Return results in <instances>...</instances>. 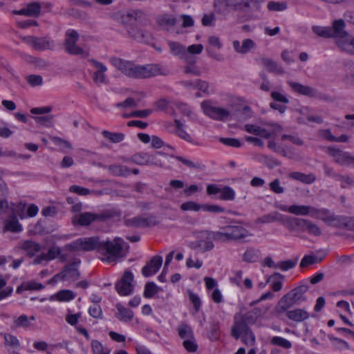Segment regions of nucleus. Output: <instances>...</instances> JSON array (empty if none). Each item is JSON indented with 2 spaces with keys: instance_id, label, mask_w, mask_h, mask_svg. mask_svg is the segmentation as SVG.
I'll return each instance as SVG.
<instances>
[{
  "instance_id": "1",
  "label": "nucleus",
  "mask_w": 354,
  "mask_h": 354,
  "mask_svg": "<svg viewBox=\"0 0 354 354\" xmlns=\"http://www.w3.org/2000/svg\"><path fill=\"white\" fill-rule=\"evenodd\" d=\"M111 62L118 71L130 78L146 79L158 75H167L166 70L160 64L138 65L119 57H113Z\"/></svg>"
},
{
  "instance_id": "2",
  "label": "nucleus",
  "mask_w": 354,
  "mask_h": 354,
  "mask_svg": "<svg viewBox=\"0 0 354 354\" xmlns=\"http://www.w3.org/2000/svg\"><path fill=\"white\" fill-rule=\"evenodd\" d=\"M308 287L301 285L296 287L287 294L284 295L278 301L275 311L278 315H281L294 305H300L307 300L305 293L308 291Z\"/></svg>"
},
{
  "instance_id": "3",
  "label": "nucleus",
  "mask_w": 354,
  "mask_h": 354,
  "mask_svg": "<svg viewBox=\"0 0 354 354\" xmlns=\"http://www.w3.org/2000/svg\"><path fill=\"white\" fill-rule=\"evenodd\" d=\"M124 240L120 237H115L113 240L101 241L99 253L104 257L102 261L107 262H116L118 259L124 257L123 252Z\"/></svg>"
},
{
  "instance_id": "4",
  "label": "nucleus",
  "mask_w": 354,
  "mask_h": 354,
  "mask_svg": "<svg viewBox=\"0 0 354 354\" xmlns=\"http://www.w3.org/2000/svg\"><path fill=\"white\" fill-rule=\"evenodd\" d=\"M100 239L97 236L78 239L70 243L66 244L65 249L73 252H88L97 250L99 253Z\"/></svg>"
},
{
  "instance_id": "5",
  "label": "nucleus",
  "mask_w": 354,
  "mask_h": 354,
  "mask_svg": "<svg viewBox=\"0 0 354 354\" xmlns=\"http://www.w3.org/2000/svg\"><path fill=\"white\" fill-rule=\"evenodd\" d=\"M222 3L229 9L241 13L257 11L260 8L258 0H223Z\"/></svg>"
},
{
  "instance_id": "6",
  "label": "nucleus",
  "mask_w": 354,
  "mask_h": 354,
  "mask_svg": "<svg viewBox=\"0 0 354 354\" xmlns=\"http://www.w3.org/2000/svg\"><path fill=\"white\" fill-rule=\"evenodd\" d=\"M78 39L79 34L76 30H68L66 32L64 49L70 55H81L82 57H86L88 55V52L76 45Z\"/></svg>"
},
{
  "instance_id": "7",
  "label": "nucleus",
  "mask_w": 354,
  "mask_h": 354,
  "mask_svg": "<svg viewBox=\"0 0 354 354\" xmlns=\"http://www.w3.org/2000/svg\"><path fill=\"white\" fill-rule=\"evenodd\" d=\"M188 246L192 250H198L200 252H205L212 250L214 245L209 234V230H203L199 233L198 239L190 242Z\"/></svg>"
},
{
  "instance_id": "8",
  "label": "nucleus",
  "mask_w": 354,
  "mask_h": 354,
  "mask_svg": "<svg viewBox=\"0 0 354 354\" xmlns=\"http://www.w3.org/2000/svg\"><path fill=\"white\" fill-rule=\"evenodd\" d=\"M346 23L342 19H335L330 27L332 37L335 39V43L339 48L340 44H344L351 36L346 30Z\"/></svg>"
},
{
  "instance_id": "9",
  "label": "nucleus",
  "mask_w": 354,
  "mask_h": 354,
  "mask_svg": "<svg viewBox=\"0 0 354 354\" xmlns=\"http://www.w3.org/2000/svg\"><path fill=\"white\" fill-rule=\"evenodd\" d=\"M231 335L238 339L241 337V341L248 346H252L255 342V335L249 326H245L239 324L236 327H232Z\"/></svg>"
},
{
  "instance_id": "10",
  "label": "nucleus",
  "mask_w": 354,
  "mask_h": 354,
  "mask_svg": "<svg viewBox=\"0 0 354 354\" xmlns=\"http://www.w3.org/2000/svg\"><path fill=\"white\" fill-rule=\"evenodd\" d=\"M201 107L205 115L216 120H225L230 115V112L225 109L214 106L209 101H204Z\"/></svg>"
},
{
  "instance_id": "11",
  "label": "nucleus",
  "mask_w": 354,
  "mask_h": 354,
  "mask_svg": "<svg viewBox=\"0 0 354 354\" xmlns=\"http://www.w3.org/2000/svg\"><path fill=\"white\" fill-rule=\"evenodd\" d=\"M208 195H216L220 194L219 199L223 201H234L235 198V192L230 186H218L215 184H209L206 188Z\"/></svg>"
},
{
  "instance_id": "12",
  "label": "nucleus",
  "mask_w": 354,
  "mask_h": 354,
  "mask_svg": "<svg viewBox=\"0 0 354 354\" xmlns=\"http://www.w3.org/2000/svg\"><path fill=\"white\" fill-rule=\"evenodd\" d=\"M125 225L128 227L140 228L147 227L150 226L156 225L159 222L153 215H149L148 217H145L142 215H138L131 218L126 219Z\"/></svg>"
},
{
  "instance_id": "13",
  "label": "nucleus",
  "mask_w": 354,
  "mask_h": 354,
  "mask_svg": "<svg viewBox=\"0 0 354 354\" xmlns=\"http://www.w3.org/2000/svg\"><path fill=\"white\" fill-rule=\"evenodd\" d=\"M133 274L131 271L126 270L120 280L115 283V289L120 295H129L132 293Z\"/></svg>"
},
{
  "instance_id": "14",
  "label": "nucleus",
  "mask_w": 354,
  "mask_h": 354,
  "mask_svg": "<svg viewBox=\"0 0 354 354\" xmlns=\"http://www.w3.org/2000/svg\"><path fill=\"white\" fill-rule=\"evenodd\" d=\"M15 212L16 215L23 220L35 216L39 212V208L35 204H28L20 201L15 205Z\"/></svg>"
},
{
  "instance_id": "15",
  "label": "nucleus",
  "mask_w": 354,
  "mask_h": 354,
  "mask_svg": "<svg viewBox=\"0 0 354 354\" xmlns=\"http://www.w3.org/2000/svg\"><path fill=\"white\" fill-rule=\"evenodd\" d=\"M326 152L330 155L335 162L344 166H351L352 165V158L348 152L344 151L338 148L335 147H328Z\"/></svg>"
},
{
  "instance_id": "16",
  "label": "nucleus",
  "mask_w": 354,
  "mask_h": 354,
  "mask_svg": "<svg viewBox=\"0 0 354 354\" xmlns=\"http://www.w3.org/2000/svg\"><path fill=\"white\" fill-rule=\"evenodd\" d=\"M41 6L38 2H31L24 5L19 10H12L11 13L28 17H37L41 12Z\"/></svg>"
},
{
  "instance_id": "17",
  "label": "nucleus",
  "mask_w": 354,
  "mask_h": 354,
  "mask_svg": "<svg viewBox=\"0 0 354 354\" xmlns=\"http://www.w3.org/2000/svg\"><path fill=\"white\" fill-rule=\"evenodd\" d=\"M227 240L230 241H243L246 237L251 236L249 231L240 225H226Z\"/></svg>"
},
{
  "instance_id": "18",
  "label": "nucleus",
  "mask_w": 354,
  "mask_h": 354,
  "mask_svg": "<svg viewBox=\"0 0 354 354\" xmlns=\"http://www.w3.org/2000/svg\"><path fill=\"white\" fill-rule=\"evenodd\" d=\"M168 45L171 53L178 57L180 59L185 60L187 63L195 62L193 57L188 55L186 47L178 42L169 41Z\"/></svg>"
},
{
  "instance_id": "19",
  "label": "nucleus",
  "mask_w": 354,
  "mask_h": 354,
  "mask_svg": "<svg viewBox=\"0 0 354 354\" xmlns=\"http://www.w3.org/2000/svg\"><path fill=\"white\" fill-rule=\"evenodd\" d=\"M90 62L96 69V71L93 74V80L98 86L102 84H106L107 80L105 73L107 71L106 66L95 59H90Z\"/></svg>"
},
{
  "instance_id": "20",
  "label": "nucleus",
  "mask_w": 354,
  "mask_h": 354,
  "mask_svg": "<svg viewBox=\"0 0 354 354\" xmlns=\"http://www.w3.org/2000/svg\"><path fill=\"white\" fill-rule=\"evenodd\" d=\"M162 263V257L158 255L153 257L142 268V275L145 277H149L153 274H155L160 268Z\"/></svg>"
},
{
  "instance_id": "21",
  "label": "nucleus",
  "mask_w": 354,
  "mask_h": 354,
  "mask_svg": "<svg viewBox=\"0 0 354 354\" xmlns=\"http://www.w3.org/2000/svg\"><path fill=\"white\" fill-rule=\"evenodd\" d=\"M80 263V260L75 261L66 266L64 270L61 272L64 280L75 281L79 279L80 274L77 267Z\"/></svg>"
},
{
  "instance_id": "22",
  "label": "nucleus",
  "mask_w": 354,
  "mask_h": 354,
  "mask_svg": "<svg viewBox=\"0 0 354 354\" xmlns=\"http://www.w3.org/2000/svg\"><path fill=\"white\" fill-rule=\"evenodd\" d=\"M288 212L297 216L313 215L315 212H324V211L317 210V208L310 205H292L289 206Z\"/></svg>"
},
{
  "instance_id": "23",
  "label": "nucleus",
  "mask_w": 354,
  "mask_h": 354,
  "mask_svg": "<svg viewBox=\"0 0 354 354\" xmlns=\"http://www.w3.org/2000/svg\"><path fill=\"white\" fill-rule=\"evenodd\" d=\"M232 46L237 53L245 55L248 53L252 49L255 48L256 44L251 39H245L241 44L238 40L233 41Z\"/></svg>"
},
{
  "instance_id": "24",
  "label": "nucleus",
  "mask_w": 354,
  "mask_h": 354,
  "mask_svg": "<svg viewBox=\"0 0 354 354\" xmlns=\"http://www.w3.org/2000/svg\"><path fill=\"white\" fill-rule=\"evenodd\" d=\"M288 84L295 92L300 95H306L311 97H316L317 95V91L310 86H305L301 84L300 83L292 81L288 82Z\"/></svg>"
},
{
  "instance_id": "25",
  "label": "nucleus",
  "mask_w": 354,
  "mask_h": 354,
  "mask_svg": "<svg viewBox=\"0 0 354 354\" xmlns=\"http://www.w3.org/2000/svg\"><path fill=\"white\" fill-rule=\"evenodd\" d=\"M104 217L101 214H93L91 212H84L75 217V221H77L80 225H88L94 221L103 220Z\"/></svg>"
},
{
  "instance_id": "26",
  "label": "nucleus",
  "mask_w": 354,
  "mask_h": 354,
  "mask_svg": "<svg viewBox=\"0 0 354 354\" xmlns=\"http://www.w3.org/2000/svg\"><path fill=\"white\" fill-rule=\"evenodd\" d=\"M287 317L296 322H301L308 319L310 315L304 309L297 308L291 310H287L286 312Z\"/></svg>"
},
{
  "instance_id": "27",
  "label": "nucleus",
  "mask_w": 354,
  "mask_h": 354,
  "mask_svg": "<svg viewBox=\"0 0 354 354\" xmlns=\"http://www.w3.org/2000/svg\"><path fill=\"white\" fill-rule=\"evenodd\" d=\"M256 321L257 318L251 311L243 315L237 314L234 316V322L232 327H236L239 324H241L245 326H248L249 324H254Z\"/></svg>"
},
{
  "instance_id": "28",
  "label": "nucleus",
  "mask_w": 354,
  "mask_h": 354,
  "mask_svg": "<svg viewBox=\"0 0 354 354\" xmlns=\"http://www.w3.org/2000/svg\"><path fill=\"white\" fill-rule=\"evenodd\" d=\"M304 218L283 216L281 223L290 231L301 230Z\"/></svg>"
},
{
  "instance_id": "29",
  "label": "nucleus",
  "mask_w": 354,
  "mask_h": 354,
  "mask_svg": "<svg viewBox=\"0 0 354 354\" xmlns=\"http://www.w3.org/2000/svg\"><path fill=\"white\" fill-rule=\"evenodd\" d=\"M320 219L326 225L335 227L344 228L346 217L332 214L327 216H321Z\"/></svg>"
},
{
  "instance_id": "30",
  "label": "nucleus",
  "mask_w": 354,
  "mask_h": 354,
  "mask_svg": "<svg viewBox=\"0 0 354 354\" xmlns=\"http://www.w3.org/2000/svg\"><path fill=\"white\" fill-rule=\"evenodd\" d=\"M288 176L292 179H294L295 180L301 182L307 185L313 183L317 179L315 175L313 173L306 174L304 173L299 171L290 172L288 174Z\"/></svg>"
},
{
  "instance_id": "31",
  "label": "nucleus",
  "mask_w": 354,
  "mask_h": 354,
  "mask_svg": "<svg viewBox=\"0 0 354 354\" xmlns=\"http://www.w3.org/2000/svg\"><path fill=\"white\" fill-rule=\"evenodd\" d=\"M17 216L16 214H13L6 220L4 228L6 231L17 233L23 230V227L19 223Z\"/></svg>"
},
{
  "instance_id": "32",
  "label": "nucleus",
  "mask_w": 354,
  "mask_h": 354,
  "mask_svg": "<svg viewBox=\"0 0 354 354\" xmlns=\"http://www.w3.org/2000/svg\"><path fill=\"white\" fill-rule=\"evenodd\" d=\"M117 313L116 317L121 322H131L133 317V312L127 308H125L120 304H116Z\"/></svg>"
},
{
  "instance_id": "33",
  "label": "nucleus",
  "mask_w": 354,
  "mask_h": 354,
  "mask_svg": "<svg viewBox=\"0 0 354 354\" xmlns=\"http://www.w3.org/2000/svg\"><path fill=\"white\" fill-rule=\"evenodd\" d=\"M301 232H308L309 234L318 236L322 234L321 228L310 220L304 218L301 228Z\"/></svg>"
},
{
  "instance_id": "34",
  "label": "nucleus",
  "mask_w": 354,
  "mask_h": 354,
  "mask_svg": "<svg viewBox=\"0 0 354 354\" xmlns=\"http://www.w3.org/2000/svg\"><path fill=\"white\" fill-rule=\"evenodd\" d=\"M261 63L270 73H274L277 74L284 73L283 68L281 66H278L277 63L272 59L262 57L261 58Z\"/></svg>"
},
{
  "instance_id": "35",
  "label": "nucleus",
  "mask_w": 354,
  "mask_h": 354,
  "mask_svg": "<svg viewBox=\"0 0 354 354\" xmlns=\"http://www.w3.org/2000/svg\"><path fill=\"white\" fill-rule=\"evenodd\" d=\"M19 248L30 257L34 256L40 249V245L32 241L26 240L19 243Z\"/></svg>"
},
{
  "instance_id": "36",
  "label": "nucleus",
  "mask_w": 354,
  "mask_h": 354,
  "mask_svg": "<svg viewBox=\"0 0 354 354\" xmlns=\"http://www.w3.org/2000/svg\"><path fill=\"white\" fill-rule=\"evenodd\" d=\"M176 21L177 20L174 17L169 15H162L158 19L159 26L167 31L175 26Z\"/></svg>"
},
{
  "instance_id": "37",
  "label": "nucleus",
  "mask_w": 354,
  "mask_h": 354,
  "mask_svg": "<svg viewBox=\"0 0 354 354\" xmlns=\"http://www.w3.org/2000/svg\"><path fill=\"white\" fill-rule=\"evenodd\" d=\"M49 139L57 147V149L63 153H66L73 149L72 145L66 140L56 136H50Z\"/></svg>"
},
{
  "instance_id": "38",
  "label": "nucleus",
  "mask_w": 354,
  "mask_h": 354,
  "mask_svg": "<svg viewBox=\"0 0 354 354\" xmlns=\"http://www.w3.org/2000/svg\"><path fill=\"white\" fill-rule=\"evenodd\" d=\"M109 173L115 176H127L131 174V169L123 165H111L108 167Z\"/></svg>"
},
{
  "instance_id": "39",
  "label": "nucleus",
  "mask_w": 354,
  "mask_h": 354,
  "mask_svg": "<svg viewBox=\"0 0 354 354\" xmlns=\"http://www.w3.org/2000/svg\"><path fill=\"white\" fill-rule=\"evenodd\" d=\"M283 215L278 212H273L268 214H265L256 221L257 223H270L275 221L281 222Z\"/></svg>"
},
{
  "instance_id": "40",
  "label": "nucleus",
  "mask_w": 354,
  "mask_h": 354,
  "mask_svg": "<svg viewBox=\"0 0 354 354\" xmlns=\"http://www.w3.org/2000/svg\"><path fill=\"white\" fill-rule=\"evenodd\" d=\"M221 335L220 323L218 320H212L209 323L208 338L211 341H216Z\"/></svg>"
},
{
  "instance_id": "41",
  "label": "nucleus",
  "mask_w": 354,
  "mask_h": 354,
  "mask_svg": "<svg viewBox=\"0 0 354 354\" xmlns=\"http://www.w3.org/2000/svg\"><path fill=\"white\" fill-rule=\"evenodd\" d=\"M284 279V276L279 272H274L272 274L268 282L271 283V287L273 291L278 292L282 288V281Z\"/></svg>"
},
{
  "instance_id": "42",
  "label": "nucleus",
  "mask_w": 354,
  "mask_h": 354,
  "mask_svg": "<svg viewBox=\"0 0 354 354\" xmlns=\"http://www.w3.org/2000/svg\"><path fill=\"white\" fill-rule=\"evenodd\" d=\"M23 40L36 50H42L44 48V40L42 38L27 36L24 37Z\"/></svg>"
},
{
  "instance_id": "43",
  "label": "nucleus",
  "mask_w": 354,
  "mask_h": 354,
  "mask_svg": "<svg viewBox=\"0 0 354 354\" xmlns=\"http://www.w3.org/2000/svg\"><path fill=\"white\" fill-rule=\"evenodd\" d=\"M44 288L41 283H38L35 281H30L24 282L17 288V293H21L24 290H41Z\"/></svg>"
},
{
  "instance_id": "44",
  "label": "nucleus",
  "mask_w": 354,
  "mask_h": 354,
  "mask_svg": "<svg viewBox=\"0 0 354 354\" xmlns=\"http://www.w3.org/2000/svg\"><path fill=\"white\" fill-rule=\"evenodd\" d=\"M260 257L259 250L249 248L243 255V260L248 263H254L259 260Z\"/></svg>"
},
{
  "instance_id": "45",
  "label": "nucleus",
  "mask_w": 354,
  "mask_h": 354,
  "mask_svg": "<svg viewBox=\"0 0 354 354\" xmlns=\"http://www.w3.org/2000/svg\"><path fill=\"white\" fill-rule=\"evenodd\" d=\"M178 333L181 339H189L194 337V332L189 325L186 324H181L177 328Z\"/></svg>"
},
{
  "instance_id": "46",
  "label": "nucleus",
  "mask_w": 354,
  "mask_h": 354,
  "mask_svg": "<svg viewBox=\"0 0 354 354\" xmlns=\"http://www.w3.org/2000/svg\"><path fill=\"white\" fill-rule=\"evenodd\" d=\"M35 320L34 316L30 317L26 315H21L13 322L14 326L15 328H28L30 326V321Z\"/></svg>"
},
{
  "instance_id": "47",
  "label": "nucleus",
  "mask_w": 354,
  "mask_h": 354,
  "mask_svg": "<svg viewBox=\"0 0 354 354\" xmlns=\"http://www.w3.org/2000/svg\"><path fill=\"white\" fill-rule=\"evenodd\" d=\"M75 297V293L70 290H62L59 291L56 295H52L50 299L53 300L56 298L60 301H68L73 299Z\"/></svg>"
},
{
  "instance_id": "48",
  "label": "nucleus",
  "mask_w": 354,
  "mask_h": 354,
  "mask_svg": "<svg viewBox=\"0 0 354 354\" xmlns=\"http://www.w3.org/2000/svg\"><path fill=\"white\" fill-rule=\"evenodd\" d=\"M174 124L176 127V133L182 139L185 140L187 142H191L192 141V138L191 136L186 132L185 130L184 125L179 120L176 119L174 120Z\"/></svg>"
},
{
  "instance_id": "49",
  "label": "nucleus",
  "mask_w": 354,
  "mask_h": 354,
  "mask_svg": "<svg viewBox=\"0 0 354 354\" xmlns=\"http://www.w3.org/2000/svg\"><path fill=\"white\" fill-rule=\"evenodd\" d=\"M103 136L113 143L122 142L124 138V134L122 133H113L107 130L102 132Z\"/></svg>"
},
{
  "instance_id": "50",
  "label": "nucleus",
  "mask_w": 354,
  "mask_h": 354,
  "mask_svg": "<svg viewBox=\"0 0 354 354\" xmlns=\"http://www.w3.org/2000/svg\"><path fill=\"white\" fill-rule=\"evenodd\" d=\"M131 161L140 165H149V154L145 152L136 153L131 156Z\"/></svg>"
},
{
  "instance_id": "51",
  "label": "nucleus",
  "mask_w": 354,
  "mask_h": 354,
  "mask_svg": "<svg viewBox=\"0 0 354 354\" xmlns=\"http://www.w3.org/2000/svg\"><path fill=\"white\" fill-rule=\"evenodd\" d=\"M167 155L161 151H157L153 155H149V165H154L158 167H163L164 163L162 158H165Z\"/></svg>"
},
{
  "instance_id": "52",
  "label": "nucleus",
  "mask_w": 354,
  "mask_h": 354,
  "mask_svg": "<svg viewBox=\"0 0 354 354\" xmlns=\"http://www.w3.org/2000/svg\"><path fill=\"white\" fill-rule=\"evenodd\" d=\"M175 158L190 169H202L205 167L200 162H194L183 156H177Z\"/></svg>"
},
{
  "instance_id": "53",
  "label": "nucleus",
  "mask_w": 354,
  "mask_h": 354,
  "mask_svg": "<svg viewBox=\"0 0 354 354\" xmlns=\"http://www.w3.org/2000/svg\"><path fill=\"white\" fill-rule=\"evenodd\" d=\"M227 232L225 230V226L221 228V231L218 232H213L209 231V234L212 240V241H228L227 236L226 235Z\"/></svg>"
},
{
  "instance_id": "54",
  "label": "nucleus",
  "mask_w": 354,
  "mask_h": 354,
  "mask_svg": "<svg viewBox=\"0 0 354 354\" xmlns=\"http://www.w3.org/2000/svg\"><path fill=\"white\" fill-rule=\"evenodd\" d=\"M159 288L154 282H148L145 284L143 296L145 298H151L158 293Z\"/></svg>"
},
{
  "instance_id": "55",
  "label": "nucleus",
  "mask_w": 354,
  "mask_h": 354,
  "mask_svg": "<svg viewBox=\"0 0 354 354\" xmlns=\"http://www.w3.org/2000/svg\"><path fill=\"white\" fill-rule=\"evenodd\" d=\"M270 343L272 345L278 346L286 349H289L292 346L289 340L279 336L273 337L270 340Z\"/></svg>"
},
{
  "instance_id": "56",
  "label": "nucleus",
  "mask_w": 354,
  "mask_h": 354,
  "mask_svg": "<svg viewBox=\"0 0 354 354\" xmlns=\"http://www.w3.org/2000/svg\"><path fill=\"white\" fill-rule=\"evenodd\" d=\"M312 30L314 33L317 35L319 37H322L324 38H330L333 35H331L330 27H324L319 26H314L312 28Z\"/></svg>"
},
{
  "instance_id": "57",
  "label": "nucleus",
  "mask_w": 354,
  "mask_h": 354,
  "mask_svg": "<svg viewBox=\"0 0 354 354\" xmlns=\"http://www.w3.org/2000/svg\"><path fill=\"white\" fill-rule=\"evenodd\" d=\"M322 260V258H319L315 255H306L303 257V259L301 261L300 266L301 268H306L309 265L318 263L321 262Z\"/></svg>"
},
{
  "instance_id": "58",
  "label": "nucleus",
  "mask_w": 354,
  "mask_h": 354,
  "mask_svg": "<svg viewBox=\"0 0 354 354\" xmlns=\"http://www.w3.org/2000/svg\"><path fill=\"white\" fill-rule=\"evenodd\" d=\"M60 252L61 250L59 247L53 246L50 248L48 252L46 253V261L52 260L59 255L62 261H65L66 259V256L60 254Z\"/></svg>"
},
{
  "instance_id": "59",
  "label": "nucleus",
  "mask_w": 354,
  "mask_h": 354,
  "mask_svg": "<svg viewBox=\"0 0 354 354\" xmlns=\"http://www.w3.org/2000/svg\"><path fill=\"white\" fill-rule=\"evenodd\" d=\"M0 157H12L15 159H28L30 158L29 155H24L20 153H17L15 151L12 150H3L2 148L0 147Z\"/></svg>"
},
{
  "instance_id": "60",
  "label": "nucleus",
  "mask_w": 354,
  "mask_h": 354,
  "mask_svg": "<svg viewBox=\"0 0 354 354\" xmlns=\"http://www.w3.org/2000/svg\"><path fill=\"white\" fill-rule=\"evenodd\" d=\"M135 40L138 42L148 43L149 42L151 35L149 32L144 30H136L134 35H132Z\"/></svg>"
},
{
  "instance_id": "61",
  "label": "nucleus",
  "mask_w": 354,
  "mask_h": 354,
  "mask_svg": "<svg viewBox=\"0 0 354 354\" xmlns=\"http://www.w3.org/2000/svg\"><path fill=\"white\" fill-rule=\"evenodd\" d=\"M202 205H200L192 201L185 202L180 205V209L183 211L198 212L202 209Z\"/></svg>"
},
{
  "instance_id": "62",
  "label": "nucleus",
  "mask_w": 354,
  "mask_h": 354,
  "mask_svg": "<svg viewBox=\"0 0 354 354\" xmlns=\"http://www.w3.org/2000/svg\"><path fill=\"white\" fill-rule=\"evenodd\" d=\"M5 344L13 348H19L20 347V342L17 337L11 334H4Z\"/></svg>"
},
{
  "instance_id": "63",
  "label": "nucleus",
  "mask_w": 354,
  "mask_h": 354,
  "mask_svg": "<svg viewBox=\"0 0 354 354\" xmlns=\"http://www.w3.org/2000/svg\"><path fill=\"white\" fill-rule=\"evenodd\" d=\"M91 346L94 354H109V350L104 348L97 340H93L91 342Z\"/></svg>"
},
{
  "instance_id": "64",
  "label": "nucleus",
  "mask_w": 354,
  "mask_h": 354,
  "mask_svg": "<svg viewBox=\"0 0 354 354\" xmlns=\"http://www.w3.org/2000/svg\"><path fill=\"white\" fill-rule=\"evenodd\" d=\"M339 48L343 51L354 54V37L351 35L344 44H340Z\"/></svg>"
}]
</instances>
